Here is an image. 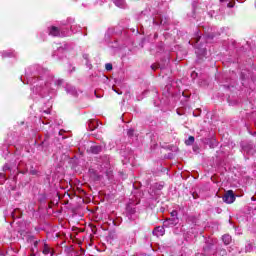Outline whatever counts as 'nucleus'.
Here are the masks:
<instances>
[{
    "label": "nucleus",
    "mask_w": 256,
    "mask_h": 256,
    "mask_svg": "<svg viewBox=\"0 0 256 256\" xmlns=\"http://www.w3.org/2000/svg\"><path fill=\"white\" fill-rule=\"evenodd\" d=\"M134 133H135V130H134V129H129V130L127 131L128 137H133Z\"/></svg>",
    "instance_id": "nucleus-14"
},
{
    "label": "nucleus",
    "mask_w": 256,
    "mask_h": 256,
    "mask_svg": "<svg viewBox=\"0 0 256 256\" xmlns=\"http://www.w3.org/2000/svg\"><path fill=\"white\" fill-rule=\"evenodd\" d=\"M91 153H94L95 155L101 153L103 151V148L101 146H92L90 148Z\"/></svg>",
    "instance_id": "nucleus-6"
},
{
    "label": "nucleus",
    "mask_w": 256,
    "mask_h": 256,
    "mask_svg": "<svg viewBox=\"0 0 256 256\" xmlns=\"http://www.w3.org/2000/svg\"><path fill=\"white\" fill-rule=\"evenodd\" d=\"M152 69H154V70H155V69H156V68H155V66H153V65H152Z\"/></svg>",
    "instance_id": "nucleus-19"
},
{
    "label": "nucleus",
    "mask_w": 256,
    "mask_h": 256,
    "mask_svg": "<svg viewBox=\"0 0 256 256\" xmlns=\"http://www.w3.org/2000/svg\"><path fill=\"white\" fill-rule=\"evenodd\" d=\"M153 235L156 237H163L165 235V228L163 226H158L153 230Z\"/></svg>",
    "instance_id": "nucleus-3"
},
{
    "label": "nucleus",
    "mask_w": 256,
    "mask_h": 256,
    "mask_svg": "<svg viewBox=\"0 0 256 256\" xmlns=\"http://www.w3.org/2000/svg\"><path fill=\"white\" fill-rule=\"evenodd\" d=\"M114 5H116V7H119L120 9H125V7H127L125 0H114Z\"/></svg>",
    "instance_id": "nucleus-5"
},
{
    "label": "nucleus",
    "mask_w": 256,
    "mask_h": 256,
    "mask_svg": "<svg viewBox=\"0 0 256 256\" xmlns=\"http://www.w3.org/2000/svg\"><path fill=\"white\" fill-rule=\"evenodd\" d=\"M222 241L225 245H229V243H231V236L229 234H225L222 237Z\"/></svg>",
    "instance_id": "nucleus-9"
},
{
    "label": "nucleus",
    "mask_w": 256,
    "mask_h": 256,
    "mask_svg": "<svg viewBox=\"0 0 256 256\" xmlns=\"http://www.w3.org/2000/svg\"><path fill=\"white\" fill-rule=\"evenodd\" d=\"M54 83H55V85H57V87H59V86L63 85V80L58 79V80H55Z\"/></svg>",
    "instance_id": "nucleus-15"
},
{
    "label": "nucleus",
    "mask_w": 256,
    "mask_h": 256,
    "mask_svg": "<svg viewBox=\"0 0 256 256\" xmlns=\"http://www.w3.org/2000/svg\"><path fill=\"white\" fill-rule=\"evenodd\" d=\"M105 69H106V71H113V64L107 63V64L105 65Z\"/></svg>",
    "instance_id": "nucleus-12"
},
{
    "label": "nucleus",
    "mask_w": 256,
    "mask_h": 256,
    "mask_svg": "<svg viewBox=\"0 0 256 256\" xmlns=\"http://www.w3.org/2000/svg\"><path fill=\"white\" fill-rule=\"evenodd\" d=\"M195 143V137L189 136L188 139L185 141L186 145H193Z\"/></svg>",
    "instance_id": "nucleus-10"
},
{
    "label": "nucleus",
    "mask_w": 256,
    "mask_h": 256,
    "mask_svg": "<svg viewBox=\"0 0 256 256\" xmlns=\"http://www.w3.org/2000/svg\"><path fill=\"white\" fill-rule=\"evenodd\" d=\"M5 180H6L5 174L0 173V185H3V183H5Z\"/></svg>",
    "instance_id": "nucleus-13"
},
{
    "label": "nucleus",
    "mask_w": 256,
    "mask_h": 256,
    "mask_svg": "<svg viewBox=\"0 0 256 256\" xmlns=\"http://www.w3.org/2000/svg\"><path fill=\"white\" fill-rule=\"evenodd\" d=\"M179 223V218H169L165 221V225H177Z\"/></svg>",
    "instance_id": "nucleus-7"
},
{
    "label": "nucleus",
    "mask_w": 256,
    "mask_h": 256,
    "mask_svg": "<svg viewBox=\"0 0 256 256\" xmlns=\"http://www.w3.org/2000/svg\"><path fill=\"white\" fill-rule=\"evenodd\" d=\"M127 213H128L129 219L135 220V217H133V214L136 213L135 208L128 207Z\"/></svg>",
    "instance_id": "nucleus-8"
},
{
    "label": "nucleus",
    "mask_w": 256,
    "mask_h": 256,
    "mask_svg": "<svg viewBox=\"0 0 256 256\" xmlns=\"http://www.w3.org/2000/svg\"><path fill=\"white\" fill-rule=\"evenodd\" d=\"M49 253H51V248H49V246H47V244H45L44 249H43V254L49 255Z\"/></svg>",
    "instance_id": "nucleus-11"
},
{
    "label": "nucleus",
    "mask_w": 256,
    "mask_h": 256,
    "mask_svg": "<svg viewBox=\"0 0 256 256\" xmlns=\"http://www.w3.org/2000/svg\"><path fill=\"white\" fill-rule=\"evenodd\" d=\"M11 52H3L2 57H11Z\"/></svg>",
    "instance_id": "nucleus-17"
},
{
    "label": "nucleus",
    "mask_w": 256,
    "mask_h": 256,
    "mask_svg": "<svg viewBox=\"0 0 256 256\" xmlns=\"http://www.w3.org/2000/svg\"><path fill=\"white\" fill-rule=\"evenodd\" d=\"M228 7L232 8V7H233V4L228 3Z\"/></svg>",
    "instance_id": "nucleus-18"
},
{
    "label": "nucleus",
    "mask_w": 256,
    "mask_h": 256,
    "mask_svg": "<svg viewBox=\"0 0 256 256\" xmlns=\"http://www.w3.org/2000/svg\"><path fill=\"white\" fill-rule=\"evenodd\" d=\"M49 35H52V37H64L65 35L61 34V31L59 28L52 26L49 31Z\"/></svg>",
    "instance_id": "nucleus-2"
},
{
    "label": "nucleus",
    "mask_w": 256,
    "mask_h": 256,
    "mask_svg": "<svg viewBox=\"0 0 256 256\" xmlns=\"http://www.w3.org/2000/svg\"><path fill=\"white\" fill-rule=\"evenodd\" d=\"M66 92L70 95H73V97H77V89H75V87L71 86L70 84L66 85Z\"/></svg>",
    "instance_id": "nucleus-4"
},
{
    "label": "nucleus",
    "mask_w": 256,
    "mask_h": 256,
    "mask_svg": "<svg viewBox=\"0 0 256 256\" xmlns=\"http://www.w3.org/2000/svg\"><path fill=\"white\" fill-rule=\"evenodd\" d=\"M171 217H172V219H177V211L173 210L171 212Z\"/></svg>",
    "instance_id": "nucleus-16"
},
{
    "label": "nucleus",
    "mask_w": 256,
    "mask_h": 256,
    "mask_svg": "<svg viewBox=\"0 0 256 256\" xmlns=\"http://www.w3.org/2000/svg\"><path fill=\"white\" fill-rule=\"evenodd\" d=\"M224 203H227L230 205L231 203H235V193H233V190H228L224 196L222 197Z\"/></svg>",
    "instance_id": "nucleus-1"
}]
</instances>
